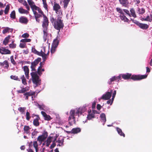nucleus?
<instances>
[{
	"label": "nucleus",
	"instance_id": "nucleus-1",
	"mask_svg": "<svg viewBox=\"0 0 152 152\" xmlns=\"http://www.w3.org/2000/svg\"><path fill=\"white\" fill-rule=\"evenodd\" d=\"M50 21L52 23L54 27L56 29L60 30L64 27V24L63 20H61V17L60 15H58L56 19L53 17H50Z\"/></svg>",
	"mask_w": 152,
	"mask_h": 152
},
{
	"label": "nucleus",
	"instance_id": "nucleus-2",
	"mask_svg": "<svg viewBox=\"0 0 152 152\" xmlns=\"http://www.w3.org/2000/svg\"><path fill=\"white\" fill-rule=\"evenodd\" d=\"M123 78L124 80H127L129 78L133 80H138L145 79L147 78L148 74L145 75H133L132 76V74L129 73H126V74H123L120 75Z\"/></svg>",
	"mask_w": 152,
	"mask_h": 152
},
{
	"label": "nucleus",
	"instance_id": "nucleus-3",
	"mask_svg": "<svg viewBox=\"0 0 152 152\" xmlns=\"http://www.w3.org/2000/svg\"><path fill=\"white\" fill-rule=\"evenodd\" d=\"M33 83L37 86L41 84V80L36 72H32L30 74Z\"/></svg>",
	"mask_w": 152,
	"mask_h": 152
},
{
	"label": "nucleus",
	"instance_id": "nucleus-4",
	"mask_svg": "<svg viewBox=\"0 0 152 152\" xmlns=\"http://www.w3.org/2000/svg\"><path fill=\"white\" fill-rule=\"evenodd\" d=\"M38 11L39 13L37 11L34 12L33 13L36 21L38 23H39L40 22V20L39 19V18L42 17V16L43 17V15H45L44 13L41 10H39Z\"/></svg>",
	"mask_w": 152,
	"mask_h": 152
},
{
	"label": "nucleus",
	"instance_id": "nucleus-5",
	"mask_svg": "<svg viewBox=\"0 0 152 152\" xmlns=\"http://www.w3.org/2000/svg\"><path fill=\"white\" fill-rule=\"evenodd\" d=\"M27 1L33 13L36 12V10L39 11L41 10L40 8L35 5L34 2L32 0H28Z\"/></svg>",
	"mask_w": 152,
	"mask_h": 152
},
{
	"label": "nucleus",
	"instance_id": "nucleus-6",
	"mask_svg": "<svg viewBox=\"0 0 152 152\" xmlns=\"http://www.w3.org/2000/svg\"><path fill=\"white\" fill-rule=\"evenodd\" d=\"M41 61V59L40 58H38L37 59L35 60L31 63V71H36L35 68L36 66Z\"/></svg>",
	"mask_w": 152,
	"mask_h": 152
},
{
	"label": "nucleus",
	"instance_id": "nucleus-7",
	"mask_svg": "<svg viewBox=\"0 0 152 152\" xmlns=\"http://www.w3.org/2000/svg\"><path fill=\"white\" fill-rule=\"evenodd\" d=\"M79 112L78 110H77L76 112H75V110H71L70 112V116H69L68 118V120L70 121L71 120L72 118L74 121V123H75V115H79Z\"/></svg>",
	"mask_w": 152,
	"mask_h": 152
},
{
	"label": "nucleus",
	"instance_id": "nucleus-8",
	"mask_svg": "<svg viewBox=\"0 0 152 152\" xmlns=\"http://www.w3.org/2000/svg\"><path fill=\"white\" fill-rule=\"evenodd\" d=\"M61 7L59 4L55 3L53 6V10L55 11L56 13L58 14L59 12L60 15L62 14V11L60 10Z\"/></svg>",
	"mask_w": 152,
	"mask_h": 152
},
{
	"label": "nucleus",
	"instance_id": "nucleus-9",
	"mask_svg": "<svg viewBox=\"0 0 152 152\" xmlns=\"http://www.w3.org/2000/svg\"><path fill=\"white\" fill-rule=\"evenodd\" d=\"M49 23L48 18L45 15H43V18L42 25L43 29H48Z\"/></svg>",
	"mask_w": 152,
	"mask_h": 152
},
{
	"label": "nucleus",
	"instance_id": "nucleus-10",
	"mask_svg": "<svg viewBox=\"0 0 152 152\" xmlns=\"http://www.w3.org/2000/svg\"><path fill=\"white\" fill-rule=\"evenodd\" d=\"M113 93V90H111L110 92H107L104 94L101 97V99L105 100H108L111 97L112 93Z\"/></svg>",
	"mask_w": 152,
	"mask_h": 152
},
{
	"label": "nucleus",
	"instance_id": "nucleus-11",
	"mask_svg": "<svg viewBox=\"0 0 152 152\" xmlns=\"http://www.w3.org/2000/svg\"><path fill=\"white\" fill-rule=\"evenodd\" d=\"M48 136L47 132H45L42 135L39 136L37 138V140L39 142L43 141L47 138Z\"/></svg>",
	"mask_w": 152,
	"mask_h": 152
},
{
	"label": "nucleus",
	"instance_id": "nucleus-12",
	"mask_svg": "<svg viewBox=\"0 0 152 152\" xmlns=\"http://www.w3.org/2000/svg\"><path fill=\"white\" fill-rule=\"evenodd\" d=\"M134 23L138 26L140 28L143 29H146L149 27V26L147 24L139 23L138 21H136Z\"/></svg>",
	"mask_w": 152,
	"mask_h": 152
},
{
	"label": "nucleus",
	"instance_id": "nucleus-13",
	"mask_svg": "<svg viewBox=\"0 0 152 152\" xmlns=\"http://www.w3.org/2000/svg\"><path fill=\"white\" fill-rule=\"evenodd\" d=\"M0 53L2 54H10L11 53V51L8 49H6L5 47H2L0 48Z\"/></svg>",
	"mask_w": 152,
	"mask_h": 152
},
{
	"label": "nucleus",
	"instance_id": "nucleus-14",
	"mask_svg": "<svg viewBox=\"0 0 152 152\" xmlns=\"http://www.w3.org/2000/svg\"><path fill=\"white\" fill-rule=\"evenodd\" d=\"M35 93V92L30 91L29 92L26 91L25 93H24L23 95L25 96V99L27 100L28 99V96L34 95Z\"/></svg>",
	"mask_w": 152,
	"mask_h": 152
},
{
	"label": "nucleus",
	"instance_id": "nucleus-15",
	"mask_svg": "<svg viewBox=\"0 0 152 152\" xmlns=\"http://www.w3.org/2000/svg\"><path fill=\"white\" fill-rule=\"evenodd\" d=\"M19 21L21 23L26 24L28 21V18L24 16H21L19 18Z\"/></svg>",
	"mask_w": 152,
	"mask_h": 152
},
{
	"label": "nucleus",
	"instance_id": "nucleus-16",
	"mask_svg": "<svg viewBox=\"0 0 152 152\" xmlns=\"http://www.w3.org/2000/svg\"><path fill=\"white\" fill-rule=\"evenodd\" d=\"M0 66H3L5 69H8L9 66V62L7 60H5L3 62H0Z\"/></svg>",
	"mask_w": 152,
	"mask_h": 152
},
{
	"label": "nucleus",
	"instance_id": "nucleus-17",
	"mask_svg": "<svg viewBox=\"0 0 152 152\" xmlns=\"http://www.w3.org/2000/svg\"><path fill=\"white\" fill-rule=\"evenodd\" d=\"M23 68L26 77L27 79H28L29 73V69L28 68V66H24Z\"/></svg>",
	"mask_w": 152,
	"mask_h": 152
},
{
	"label": "nucleus",
	"instance_id": "nucleus-18",
	"mask_svg": "<svg viewBox=\"0 0 152 152\" xmlns=\"http://www.w3.org/2000/svg\"><path fill=\"white\" fill-rule=\"evenodd\" d=\"M121 76L120 75L117 77L114 76L110 79V81H108V83L110 85L111 84H112V83L113 82L116 80H117L118 79H121Z\"/></svg>",
	"mask_w": 152,
	"mask_h": 152
},
{
	"label": "nucleus",
	"instance_id": "nucleus-19",
	"mask_svg": "<svg viewBox=\"0 0 152 152\" xmlns=\"http://www.w3.org/2000/svg\"><path fill=\"white\" fill-rule=\"evenodd\" d=\"M35 116H36L37 118L34 120L33 123L34 125L37 126H39V120L40 119V118L38 115H35Z\"/></svg>",
	"mask_w": 152,
	"mask_h": 152
},
{
	"label": "nucleus",
	"instance_id": "nucleus-20",
	"mask_svg": "<svg viewBox=\"0 0 152 152\" xmlns=\"http://www.w3.org/2000/svg\"><path fill=\"white\" fill-rule=\"evenodd\" d=\"M41 113L44 117L45 120L49 121L51 119V118L50 115H47L45 112L42 111L41 112Z\"/></svg>",
	"mask_w": 152,
	"mask_h": 152
},
{
	"label": "nucleus",
	"instance_id": "nucleus-21",
	"mask_svg": "<svg viewBox=\"0 0 152 152\" xmlns=\"http://www.w3.org/2000/svg\"><path fill=\"white\" fill-rule=\"evenodd\" d=\"M119 2L123 6L126 7L129 3V1L128 0H119Z\"/></svg>",
	"mask_w": 152,
	"mask_h": 152
},
{
	"label": "nucleus",
	"instance_id": "nucleus-22",
	"mask_svg": "<svg viewBox=\"0 0 152 152\" xmlns=\"http://www.w3.org/2000/svg\"><path fill=\"white\" fill-rule=\"evenodd\" d=\"M18 1L20 3H22L23 5L25 6L28 10L29 11L30 10V7L25 0H18Z\"/></svg>",
	"mask_w": 152,
	"mask_h": 152
},
{
	"label": "nucleus",
	"instance_id": "nucleus-23",
	"mask_svg": "<svg viewBox=\"0 0 152 152\" xmlns=\"http://www.w3.org/2000/svg\"><path fill=\"white\" fill-rule=\"evenodd\" d=\"M18 11L20 14H25L27 15L29 13V12L28 10L24 9L22 7L18 8Z\"/></svg>",
	"mask_w": 152,
	"mask_h": 152
},
{
	"label": "nucleus",
	"instance_id": "nucleus-24",
	"mask_svg": "<svg viewBox=\"0 0 152 152\" xmlns=\"http://www.w3.org/2000/svg\"><path fill=\"white\" fill-rule=\"evenodd\" d=\"M11 36L10 35L8 36L7 37H5L3 42V44L4 45H6L9 42Z\"/></svg>",
	"mask_w": 152,
	"mask_h": 152
},
{
	"label": "nucleus",
	"instance_id": "nucleus-25",
	"mask_svg": "<svg viewBox=\"0 0 152 152\" xmlns=\"http://www.w3.org/2000/svg\"><path fill=\"white\" fill-rule=\"evenodd\" d=\"M45 71V69L44 68H42L41 66H39L37 69V74H38L39 76H41L42 74V72H44Z\"/></svg>",
	"mask_w": 152,
	"mask_h": 152
},
{
	"label": "nucleus",
	"instance_id": "nucleus-26",
	"mask_svg": "<svg viewBox=\"0 0 152 152\" xmlns=\"http://www.w3.org/2000/svg\"><path fill=\"white\" fill-rule=\"evenodd\" d=\"M48 29H43V38L45 41L46 40L48 34L47 31Z\"/></svg>",
	"mask_w": 152,
	"mask_h": 152
},
{
	"label": "nucleus",
	"instance_id": "nucleus-27",
	"mask_svg": "<svg viewBox=\"0 0 152 152\" xmlns=\"http://www.w3.org/2000/svg\"><path fill=\"white\" fill-rule=\"evenodd\" d=\"M116 130L118 134L121 136H122L124 137H125V134L122 132V130L118 127L116 128Z\"/></svg>",
	"mask_w": 152,
	"mask_h": 152
},
{
	"label": "nucleus",
	"instance_id": "nucleus-28",
	"mask_svg": "<svg viewBox=\"0 0 152 152\" xmlns=\"http://www.w3.org/2000/svg\"><path fill=\"white\" fill-rule=\"evenodd\" d=\"M49 53V50L48 51L47 54L45 53V52H43L42 54V56H41L42 57V60L43 61H45L47 59V58L48 56Z\"/></svg>",
	"mask_w": 152,
	"mask_h": 152
},
{
	"label": "nucleus",
	"instance_id": "nucleus-29",
	"mask_svg": "<svg viewBox=\"0 0 152 152\" xmlns=\"http://www.w3.org/2000/svg\"><path fill=\"white\" fill-rule=\"evenodd\" d=\"M81 131V129L79 128H73L72 129V133L75 134L80 132Z\"/></svg>",
	"mask_w": 152,
	"mask_h": 152
},
{
	"label": "nucleus",
	"instance_id": "nucleus-30",
	"mask_svg": "<svg viewBox=\"0 0 152 152\" xmlns=\"http://www.w3.org/2000/svg\"><path fill=\"white\" fill-rule=\"evenodd\" d=\"M100 117L102 121L104 122L103 124L104 125L106 121L105 115L104 113H102L100 115Z\"/></svg>",
	"mask_w": 152,
	"mask_h": 152
},
{
	"label": "nucleus",
	"instance_id": "nucleus-31",
	"mask_svg": "<svg viewBox=\"0 0 152 152\" xmlns=\"http://www.w3.org/2000/svg\"><path fill=\"white\" fill-rule=\"evenodd\" d=\"M30 128L28 126H24L23 130L24 131L25 133L26 134H28L29 132V130L30 129Z\"/></svg>",
	"mask_w": 152,
	"mask_h": 152
},
{
	"label": "nucleus",
	"instance_id": "nucleus-32",
	"mask_svg": "<svg viewBox=\"0 0 152 152\" xmlns=\"http://www.w3.org/2000/svg\"><path fill=\"white\" fill-rule=\"evenodd\" d=\"M130 11L131 13L130 14L131 16H132L134 18H136L137 17L135 10L134 8H131L130 10Z\"/></svg>",
	"mask_w": 152,
	"mask_h": 152
},
{
	"label": "nucleus",
	"instance_id": "nucleus-33",
	"mask_svg": "<svg viewBox=\"0 0 152 152\" xmlns=\"http://www.w3.org/2000/svg\"><path fill=\"white\" fill-rule=\"evenodd\" d=\"M58 43L59 41L58 39L57 38H56L54 40L52 45L54 46L55 47H57Z\"/></svg>",
	"mask_w": 152,
	"mask_h": 152
},
{
	"label": "nucleus",
	"instance_id": "nucleus-34",
	"mask_svg": "<svg viewBox=\"0 0 152 152\" xmlns=\"http://www.w3.org/2000/svg\"><path fill=\"white\" fill-rule=\"evenodd\" d=\"M20 79H21L22 83L23 85H27L26 80L24 75H22Z\"/></svg>",
	"mask_w": 152,
	"mask_h": 152
},
{
	"label": "nucleus",
	"instance_id": "nucleus-35",
	"mask_svg": "<svg viewBox=\"0 0 152 152\" xmlns=\"http://www.w3.org/2000/svg\"><path fill=\"white\" fill-rule=\"evenodd\" d=\"M28 90L26 89V88H23L21 90H17V92L18 94H22L25 93Z\"/></svg>",
	"mask_w": 152,
	"mask_h": 152
},
{
	"label": "nucleus",
	"instance_id": "nucleus-36",
	"mask_svg": "<svg viewBox=\"0 0 152 152\" xmlns=\"http://www.w3.org/2000/svg\"><path fill=\"white\" fill-rule=\"evenodd\" d=\"M43 2V7L45 8V9L47 11H48V5L47 4L46 0H42Z\"/></svg>",
	"mask_w": 152,
	"mask_h": 152
},
{
	"label": "nucleus",
	"instance_id": "nucleus-37",
	"mask_svg": "<svg viewBox=\"0 0 152 152\" xmlns=\"http://www.w3.org/2000/svg\"><path fill=\"white\" fill-rule=\"evenodd\" d=\"M70 1V0H63L64 7L65 9H66Z\"/></svg>",
	"mask_w": 152,
	"mask_h": 152
},
{
	"label": "nucleus",
	"instance_id": "nucleus-38",
	"mask_svg": "<svg viewBox=\"0 0 152 152\" xmlns=\"http://www.w3.org/2000/svg\"><path fill=\"white\" fill-rule=\"evenodd\" d=\"M121 20H124L125 22H128L129 19L124 15V14L120 16Z\"/></svg>",
	"mask_w": 152,
	"mask_h": 152
},
{
	"label": "nucleus",
	"instance_id": "nucleus-39",
	"mask_svg": "<svg viewBox=\"0 0 152 152\" xmlns=\"http://www.w3.org/2000/svg\"><path fill=\"white\" fill-rule=\"evenodd\" d=\"M138 11L139 12L138 13L139 14H142L145 12V10L143 8L141 9H140L139 8H138Z\"/></svg>",
	"mask_w": 152,
	"mask_h": 152
},
{
	"label": "nucleus",
	"instance_id": "nucleus-40",
	"mask_svg": "<svg viewBox=\"0 0 152 152\" xmlns=\"http://www.w3.org/2000/svg\"><path fill=\"white\" fill-rule=\"evenodd\" d=\"M10 18L12 19H15L16 18L15 12V10L13 11L10 14Z\"/></svg>",
	"mask_w": 152,
	"mask_h": 152
},
{
	"label": "nucleus",
	"instance_id": "nucleus-41",
	"mask_svg": "<svg viewBox=\"0 0 152 152\" xmlns=\"http://www.w3.org/2000/svg\"><path fill=\"white\" fill-rule=\"evenodd\" d=\"M10 61L11 63L14 65H17V64L14 59L13 56H10Z\"/></svg>",
	"mask_w": 152,
	"mask_h": 152
},
{
	"label": "nucleus",
	"instance_id": "nucleus-42",
	"mask_svg": "<svg viewBox=\"0 0 152 152\" xmlns=\"http://www.w3.org/2000/svg\"><path fill=\"white\" fill-rule=\"evenodd\" d=\"M95 116L94 115V113H91L90 114H88L87 117V118L88 120H91L92 118H94Z\"/></svg>",
	"mask_w": 152,
	"mask_h": 152
},
{
	"label": "nucleus",
	"instance_id": "nucleus-43",
	"mask_svg": "<svg viewBox=\"0 0 152 152\" xmlns=\"http://www.w3.org/2000/svg\"><path fill=\"white\" fill-rule=\"evenodd\" d=\"M31 40L30 39H21L20 41V42H28L31 41Z\"/></svg>",
	"mask_w": 152,
	"mask_h": 152
},
{
	"label": "nucleus",
	"instance_id": "nucleus-44",
	"mask_svg": "<svg viewBox=\"0 0 152 152\" xmlns=\"http://www.w3.org/2000/svg\"><path fill=\"white\" fill-rule=\"evenodd\" d=\"M10 7L9 5H7L6 6L4 11V12L5 14H8L9 10L10 9Z\"/></svg>",
	"mask_w": 152,
	"mask_h": 152
},
{
	"label": "nucleus",
	"instance_id": "nucleus-45",
	"mask_svg": "<svg viewBox=\"0 0 152 152\" xmlns=\"http://www.w3.org/2000/svg\"><path fill=\"white\" fill-rule=\"evenodd\" d=\"M10 78L14 80H16L20 81V80L19 79L18 76H16L15 75H12L10 76Z\"/></svg>",
	"mask_w": 152,
	"mask_h": 152
},
{
	"label": "nucleus",
	"instance_id": "nucleus-46",
	"mask_svg": "<svg viewBox=\"0 0 152 152\" xmlns=\"http://www.w3.org/2000/svg\"><path fill=\"white\" fill-rule=\"evenodd\" d=\"M26 108L25 107H20L18 108V110L21 113H24Z\"/></svg>",
	"mask_w": 152,
	"mask_h": 152
},
{
	"label": "nucleus",
	"instance_id": "nucleus-47",
	"mask_svg": "<svg viewBox=\"0 0 152 152\" xmlns=\"http://www.w3.org/2000/svg\"><path fill=\"white\" fill-rule=\"evenodd\" d=\"M116 10L117 12H118L119 13H120L121 15H124V13L123 10L120 8L117 7L116 8Z\"/></svg>",
	"mask_w": 152,
	"mask_h": 152
},
{
	"label": "nucleus",
	"instance_id": "nucleus-48",
	"mask_svg": "<svg viewBox=\"0 0 152 152\" xmlns=\"http://www.w3.org/2000/svg\"><path fill=\"white\" fill-rule=\"evenodd\" d=\"M29 113L27 111L26 113V119L27 121H29L31 118Z\"/></svg>",
	"mask_w": 152,
	"mask_h": 152
},
{
	"label": "nucleus",
	"instance_id": "nucleus-49",
	"mask_svg": "<svg viewBox=\"0 0 152 152\" xmlns=\"http://www.w3.org/2000/svg\"><path fill=\"white\" fill-rule=\"evenodd\" d=\"M10 28L9 27H6L2 31V33L3 34H5L7 33H9V31L10 30Z\"/></svg>",
	"mask_w": 152,
	"mask_h": 152
},
{
	"label": "nucleus",
	"instance_id": "nucleus-50",
	"mask_svg": "<svg viewBox=\"0 0 152 152\" xmlns=\"http://www.w3.org/2000/svg\"><path fill=\"white\" fill-rule=\"evenodd\" d=\"M52 137H49L47 140V144L48 146L50 143L51 142V138Z\"/></svg>",
	"mask_w": 152,
	"mask_h": 152
},
{
	"label": "nucleus",
	"instance_id": "nucleus-51",
	"mask_svg": "<svg viewBox=\"0 0 152 152\" xmlns=\"http://www.w3.org/2000/svg\"><path fill=\"white\" fill-rule=\"evenodd\" d=\"M57 48V47H55L54 46L52 45L51 49V52L52 54H53L54 53L56 50V48Z\"/></svg>",
	"mask_w": 152,
	"mask_h": 152
},
{
	"label": "nucleus",
	"instance_id": "nucleus-52",
	"mask_svg": "<svg viewBox=\"0 0 152 152\" xmlns=\"http://www.w3.org/2000/svg\"><path fill=\"white\" fill-rule=\"evenodd\" d=\"M142 19L145 21H147L149 22H151V19H150L149 16L148 15L145 18H142Z\"/></svg>",
	"mask_w": 152,
	"mask_h": 152
},
{
	"label": "nucleus",
	"instance_id": "nucleus-53",
	"mask_svg": "<svg viewBox=\"0 0 152 152\" xmlns=\"http://www.w3.org/2000/svg\"><path fill=\"white\" fill-rule=\"evenodd\" d=\"M16 44L11 43L9 45V47L11 48L14 49L16 48Z\"/></svg>",
	"mask_w": 152,
	"mask_h": 152
},
{
	"label": "nucleus",
	"instance_id": "nucleus-54",
	"mask_svg": "<svg viewBox=\"0 0 152 152\" xmlns=\"http://www.w3.org/2000/svg\"><path fill=\"white\" fill-rule=\"evenodd\" d=\"M29 35L28 33H25L22 35L21 37L23 38H27L29 37Z\"/></svg>",
	"mask_w": 152,
	"mask_h": 152
},
{
	"label": "nucleus",
	"instance_id": "nucleus-55",
	"mask_svg": "<svg viewBox=\"0 0 152 152\" xmlns=\"http://www.w3.org/2000/svg\"><path fill=\"white\" fill-rule=\"evenodd\" d=\"M33 146L35 148V149L38 148V145L37 141H35L33 142Z\"/></svg>",
	"mask_w": 152,
	"mask_h": 152
},
{
	"label": "nucleus",
	"instance_id": "nucleus-56",
	"mask_svg": "<svg viewBox=\"0 0 152 152\" xmlns=\"http://www.w3.org/2000/svg\"><path fill=\"white\" fill-rule=\"evenodd\" d=\"M43 52L42 50H41V52H39L37 51L36 54L39 56H42V54Z\"/></svg>",
	"mask_w": 152,
	"mask_h": 152
},
{
	"label": "nucleus",
	"instance_id": "nucleus-57",
	"mask_svg": "<svg viewBox=\"0 0 152 152\" xmlns=\"http://www.w3.org/2000/svg\"><path fill=\"white\" fill-rule=\"evenodd\" d=\"M123 11L127 15H129L130 16H131L130 14L129 13V11L126 9H124Z\"/></svg>",
	"mask_w": 152,
	"mask_h": 152
},
{
	"label": "nucleus",
	"instance_id": "nucleus-58",
	"mask_svg": "<svg viewBox=\"0 0 152 152\" xmlns=\"http://www.w3.org/2000/svg\"><path fill=\"white\" fill-rule=\"evenodd\" d=\"M19 46L21 48H24L26 46V44L20 43L19 45Z\"/></svg>",
	"mask_w": 152,
	"mask_h": 152
},
{
	"label": "nucleus",
	"instance_id": "nucleus-59",
	"mask_svg": "<svg viewBox=\"0 0 152 152\" xmlns=\"http://www.w3.org/2000/svg\"><path fill=\"white\" fill-rule=\"evenodd\" d=\"M45 61H43L42 62H40L39 64V66H41V68H42L43 65L45 64Z\"/></svg>",
	"mask_w": 152,
	"mask_h": 152
},
{
	"label": "nucleus",
	"instance_id": "nucleus-60",
	"mask_svg": "<svg viewBox=\"0 0 152 152\" xmlns=\"http://www.w3.org/2000/svg\"><path fill=\"white\" fill-rule=\"evenodd\" d=\"M96 103L95 102H94L92 104V109H94L95 108Z\"/></svg>",
	"mask_w": 152,
	"mask_h": 152
},
{
	"label": "nucleus",
	"instance_id": "nucleus-61",
	"mask_svg": "<svg viewBox=\"0 0 152 152\" xmlns=\"http://www.w3.org/2000/svg\"><path fill=\"white\" fill-rule=\"evenodd\" d=\"M56 145V144L55 143H53L50 146V149H52L54 148Z\"/></svg>",
	"mask_w": 152,
	"mask_h": 152
},
{
	"label": "nucleus",
	"instance_id": "nucleus-62",
	"mask_svg": "<svg viewBox=\"0 0 152 152\" xmlns=\"http://www.w3.org/2000/svg\"><path fill=\"white\" fill-rule=\"evenodd\" d=\"M32 52L34 54H36L37 51L34 48H32Z\"/></svg>",
	"mask_w": 152,
	"mask_h": 152
},
{
	"label": "nucleus",
	"instance_id": "nucleus-63",
	"mask_svg": "<svg viewBox=\"0 0 152 152\" xmlns=\"http://www.w3.org/2000/svg\"><path fill=\"white\" fill-rule=\"evenodd\" d=\"M101 105L99 104H98L97 105V109L98 110H100L101 109Z\"/></svg>",
	"mask_w": 152,
	"mask_h": 152
},
{
	"label": "nucleus",
	"instance_id": "nucleus-64",
	"mask_svg": "<svg viewBox=\"0 0 152 152\" xmlns=\"http://www.w3.org/2000/svg\"><path fill=\"white\" fill-rule=\"evenodd\" d=\"M20 148L21 150H23L25 149V146L24 145L21 146L20 147Z\"/></svg>",
	"mask_w": 152,
	"mask_h": 152
}]
</instances>
